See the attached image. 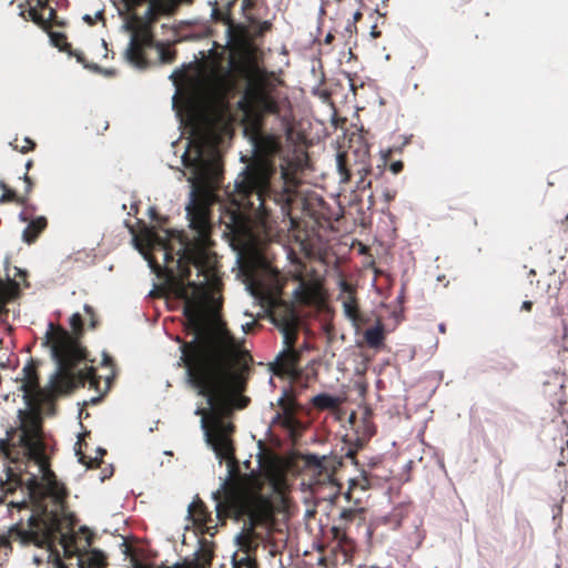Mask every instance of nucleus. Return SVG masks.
<instances>
[{"instance_id":"9","label":"nucleus","mask_w":568,"mask_h":568,"mask_svg":"<svg viewBox=\"0 0 568 568\" xmlns=\"http://www.w3.org/2000/svg\"><path fill=\"white\" fill-rule=\"evenodd\" d=\"M268 314L272 323L283 334L284 344H291L293 339H297L300 317L293 303L274 298Z\"/></svg>"},{"instance_id":"7","label":"nucleus","mask_w":568,"mask_h":568,"mask_svg":"<svg viewBox=\"0 0 568 568\" xmlns=\"http://www.w3.org/2000/svg\"><path fill=\"white\" fill-rule=\"evenodd\" d=\"M336 169L341 184L349 183L352 176L357 175L356 190L365 191L371 189L372 181L368 179V175L372 173V164L367 148L338 151L336 154Z\"/></svg>"},{"instance_id":"2","label":"nucleus","mask_w":568,"mask_h":568,"mask_svg":"<svg viewBox=\"0 0 568 568\" xmlns=\"http://www.w3.org/2000/svg\"><path fill=\"white\" fill-rule=\"evenodd\" d=\"M20 426L7 430L0 439V455L14 465L8 467V491L24 487L34 506L22 536L41 548L53 551L60 545L65 558L82 557L91 547L94 534L82 526L74 530L69 517H61L57 509H49L45 500L57 507L67 497V489L50 468L42 437V419L37 413L19 412Z\"/></svg>"},{"instance_id":"47","label":"nucleus","mask_w":568,"mask_h":568,"mask_svg":"<svg viewBox=\"0 0 568 568\" xmlns=\"http://www.w3.org/2000/svg\"><path fill=\"white\" fill-rule=\"evenodd\" d=\"M335 37L333 33L328 32L325 38H324V42L326 44H331L333 41H334Z\"/></svg>"},{"instance_id":"37","label":"nucleus","mask_w":568,"mask_h":568,"mask_svg":"<svg viewBox=\"0 0 568 568\" xmlns=\"http://www.w3.org/2000/svg\"><path fill=\"white\" fill-rule=\"evenodd\" d=\"M47 11H48V17H45V19H49V30H50L53 24H59V23L57 22V11L51 7H49L47 9Z\"/></svg>"},{"instance_id":"55","label":"nucleus","mask_w":568,"mask_h":568,"mask_svg":"<svg viewBox=\"0 0 568 568\" xmlns=\"http://www.w3.org/2000/svg\"><path fill=\"white\" fill-rule=\"evenodd\" d=\"M32 164H33V162H32L31 160H29V161L27 162V164H26V169H27V171H29V170H30V168L32 166Z\"/></svg>"},{"instance_id":"24","label":"nucleus","mask_w":568,"mask_h":568,"mask_svg":"<svg viewBox=\"0 0 568 568\" xmlns=\"http://www.w3.org/2000/svg\"><path fill=\"white\" fill-rule=\"evenodd\" d=\"M552 343L561 351L568 352V324L561 320L558 333L552 337Z\"/></svg>"},{"instance_id":"32","label":"nucleus","mask_w":568,"mask_h":568,"mask_svg":"<svg viewBox=\"0 0 568 568\" xmlns=\"http://www.w3.org/2000/svg\"><path fill=\"white\" fill-rule=\"evenodd\" d=\"M88 562L93 568H104L106 566V557L101 550H92L89 554Z\"/></svg>"},{"instance_id":"60","label":"nucleus","mask_w":568,"mask_h":568,"mask_svg":"<svg viewBox=\"0 0 568 568\" xmlns=\"http://www.w3.org/2000/svg\"><path fill=\"white\" fill-rule=\"evenodd\" d=\"M357 442H358V446L357 447L358 448L363 447V443H361L359 439H357Z\"/></svg>"},{"instance_id":"29","label":"nucleus","mask_w":568,"mask_h":568,"mask_svg":"<svg viewBox=\"0 0 568 568\" xmlns=\"http://www.w3.org/2000/svg\"><path fill=\"white\" fill-rule=\"evenodd\" d=\"M371 486L369 479L366 476H363L362 479H351L348 490L345 493V498L351 501L352 494L355 489L359 488L361 490H366Z\"/></svg>"},{"instance_id":"17","label":"nucleus","mask_w":568,"mask_h":568,"mask_svg":"<svg viewBox=\"0 0 568 568\" xmlns=\"http://www.w3.org/2000/svg\"><path fill=\"white\" fill-rule=\"evenodd\" d=\"M22 390L28 399L36 398L40 394V383L37 372V365L33 361L29 362L22 369Z\"/></svg>"},{"instance_id":"8","label":"nucleus","mask_w":568,"mask_h":568,"mask_svg":"<svg viewBox=\"0 0 568 568\" xmlns=\"http://www.w3.org/2000/svg\"><path fill=\"white\" fill-rule=\"evenodd\" d=\"M295 462L301 473L310 478L311 486L333 484L335 473L342 466V460L333 455L298 454Z\"/></svg>"},{"instance_id":"59","label":"nucleus","mask_w":568,"mask_h":568,"mask_svg":"<svg viewBox=\"0 0 568 568\" xmlns=\"http://www.w3.org/2000/svg\"><path fill=\"white\" fill-rule=\"evenodd\" d=\"M105 385H106V389H108V388H109V386H110V379H109V378H106V381H105Z\"/></svg>"},{"instance_id":"38","label":"nucleus","mask_w":568,"mask_h":568,"mask_svg":"<svg viewBox=\"0 0 568 568\" xmlns=\"http://www.w3.org/2000/svg\"><path fill=\"white\" fill-rule=\"evenodd\" d=\"M32 7H37L39 11H44L49 8V0H30Z\"/></svg>"},{"instance_id":"22","label":"nucleus","mask_w":568,"mask_h":568,"mask_svg":"<svg viewBox=\"0 0 568 568\" xmlns=\"http://www.w3.org/2000/svg\"><path fill=\"white\" fill-rule=\"evenodd\" d=\"M364 337L366 343L371 347H379L384 342V326L381 321L377 322L376 326L365 331Z\"/></svg>"},{"instance_id":"34","label":"nucleus","mask_w":568,"mask_h":568,"mask_svg":"<svg viewBox=\"0 0 568 568\" xmlns=\"http://www.w3.org/2000/svg\"><path fill=\"white\" fill-rule=\"evenodd\" d=\"M234 568H258V564L254 556L247 555L239 560L234 558Z\"/></svg>"},{"instance_id":"58","label":"nucleus","mask_w":568,"mask_h":568,"mask_svg":"<svg viewBox=\"0 0 568 568\" xmlns=\"http://www.w3.org/2000/svg\"><path fill=\"white\" fill-rule=\"evenodd\" d=\"M20 216H21L22 221H28V217L26 216V213H24V212H22V213L20 214Z\"/></svg>"},{"instance_id":"44","label":"nucleus","mask_w":568,"mask_h":568,"mask_svg":"<svg viewBox=\"0 0 568 568\" xmlns=\"http://www.w3.org/2000/svg\"><path fill=\"white\" fill-rule=\"evenodd\" d=\"M255 6V0H243L242 10L246 13Z\"/></svg>"},{"instance_id":"20","label":"nucleus","mask_w":568,"mask_h":568,"mask_svg":"<svg viewBox=\"0 0 568 568\" xmlns=\"http://www.w3.org/2000/svg\"><path fill=\"white\" fill-rule=\"evenodd\" d=\"M47 225L48 221L44 216L32 219L23 230L22 240L28 244L34 243Z\"/></svg>"},{"instance_id":"40","label":"nucleus","mask_w":568,"mask_h":568,"mask_svg":"<svg viewBox=\"0 0 568 568\" xmlns=\"http://www.w3.org/2000/svg\"><path fill=\"white\" fill-rule=\"evenodd\" d=\"M404 169V163L402 161H394L389 164V170L394 173V174H398L403 171Z\"/></svg>"},{"instance_id":"28","label":"nucleus","mask_w":568,"mask_h":568,"mask_svg":"<svg viewBox=\"0 0 568 568\" xmlns=\"http://www.w3.org/2000/svg\"><path fill=\"white\" fill-rule=\"evenodd\" d=\"M28 16L36 24L44 30H49V19H45L43 12L39 11L37 7H32L31 3L28 10Z\"/></svg>"},{"instance_id":"1","label":"nucleus","mask_w":568,"mask_h":568,"mask_svg":"<svg viewBox=\"0 0 568 568\" xmlns=\"http://www.w3.org/2000/svg\"><path fill=\"white\" fill-rule=\"evenodd\" d=\"M192 239L179 236L181 247L174 261L173 248L152 233V241L164 251L165 271L175 295L184 301L183 315L186 329L193 333L190 342L181 341V362L190 383L206 397L211 407L210 427L207 412L197 409L206 429L209 444L221 460L234 463V446L231 435L234 425L224 417L232 413L230 395L246 389L252 357L242 353L226 324L216 316L219 305L214 293L222 286L217 255L211 251L212 225H190Z\"/></svg>"},{"instance_id":"36","label":"nucleus","mask_w":568,"mask_h":568,"mask_svg":"<svg viewBox=\"0 0 568 568\" xmlns=\"http://www.w3.org/2000/svg\"><path fill=\"white\" fill-rule=\"evenodd\" d=\"M83 308H84L85 314L89 315V317H90V324H89L90 327L92 329L97 328L99 325V321L95 316L93 307L90 306L89 304H85Z\"/></svg>"},{"instance_id":"48","label":"nucleus","mask_w":568,"mask_h":568,"mask_svg":"<svg viewBox=\"0 0 568 568\" xmlns=\"http://www.w3.org/2000/svg\"><path fill=\"white\" fill-rule=\"evenodd\" d=\"M55 565H57V568H68L65 566V564L60 559L59 554H57Z\"/></svg>"},{"instance_id":"39","label":"nucleus","mask_w":568,"mask_h":568,"mask_svg":"<svg viewBox=\"0 0 568 568\" xmlns=\"http://www.w3.org/2000/svg\"><path fill=\"white\" fill-rule=\"evenodd\" d=\"M396 195H397L396 190L386 187L383 191V197H384L385 202H387V203H390L396 197Z\"/></svg>"},{"instance_id":"10","label":"nucleus","mask_w":568,"mask_h":568,"mask_svg":"<svg viewBox=\"0 0 568 568\" xmlns=\"http://www.w3.org/2000/svg\"><path fill=\"white\" fill-rule=\"evenodd\" d=\"M277 405L281 410L273 417V424L281 425L292 436L296 435L302 427V423L296 416L300 404L296 400L294 392L292 389H284L277 400Z\"/></svg>"},{"instance_id":"18","label":"nucleus","mask_w":568,"mask_h":568,"mask_svg":"<svg viewBox=\"0 0 568 568\" xmlns=\"http://www.w3.org/2000/svg\"><path fill=\"white\" fill-rule=\"evenodd\" d=\"M213 551L205 547L201 548L194 554V558H185L181 562H176L171 568H209L212 564Z\"/></svg>"},{"instance_id":"23","label":"nucleus","mask_w":568,"mask_h":568,"mask_svg":"<svg viewBox=\"0 0 568 568\" xmlns=\"http://www.w3.org/2000/svg\"><path fill=\"white\" fill-rule=\"evenodd\" d=\"M19 285H11V288L0 292V317L8 314L7 304L19 296Z\"/></svg>"},{"instance_id":"43","label":"nucleus","mask_w":568,"mask_h":568,"mask_svg":"<svg viewBox=\"0 0 568 568\" xmlns=\"http://www.w3.org/2000/svg\"><path fill=\"white\" fill-rule=\"evenodd\" d=\"M103 18V13L102 12H98L97 16H95V19L91 18V16L89 14H85L83 17V20L89 23L90 26H93L95 23V20L97 19H102Z\"/></svg>"},{"instance_id":"31","label":"nucleus","mask_w":568,"mask_h":568,"mask_svg":"<svg viewBox=\"0 0 568 568\" xmlns=\"http://www.w3.org/2000/svg\"><path fill=\"white\" fill-rule=\"evenodd\" d=\"M11 145L14 150L20 151L21 153H28L29 151L34 150L36 142L27 136L22 139L16 138L11 142Z\"/></svg>"},{"instance_id":"19","label":"nucleus","mask_w":568,"mask_h":568,"mask_svg":"<svg viewBox=\"0 0 568 568\" xmlns=\"http://www.w3.org/2000/svg\"><path fill=\"white\" fill-rule=\"evenodd\" d=\"M189 514L196 526L209 530V524L212 521L211 513L201 499L194 500L189 506Z\"/></svg>"},{"instance_id":"12","label":"nucleus","mask_w":568,"mask_h":568,"mask_svg":"<svg viewBox=\"0 0 568 568\" xmlns=\"http://www.w3.org/2000/svg\"><path fill=\"white\" fill-rule=\"evenodd\" d=\"M338 287L341 293L337 300L342 302L345 316L356 327L365 325L368 320L359 311L356 286L347 282L345 278H341Z\"/></svg>"},{"instance_id":"27","label":"nucleus","mask_w":568,"mask_h":568,"mask_svg":"<svg viewBox=\"0 0 568 568\" xmlns=\"http://www.w3.org/2000/svg\"><path fill=\"white\" fill-rule=\"evenodd\" d=\"M363 511V508H344L338 516L339 525H346L348 528L349 524Z\"/></svg>"},{"instance_id":"57","label":"nucleus","mask_w":568,"mask_h":568,"mask_svg":"<svg viewBox=\"0 0 568 568\" xmlns=\"http://www.w3.org/2000/svg\"><path fill=\"white\" fill-rule=\"evenodd\" d=\"M239 217H240V216H239L236 213H234V214H233V216H232L233 222H234V223H236V220H237Z\"/></svg>"},{"instance_id":"51","label":"nucleus","mask_w":568,"mask_h":568,"mask_svg":"<svg viewBox=\"0 0 568 568\" xmlns=\"http://www.w3.org/2000/svg\"><path fill=\"white\" fill-rule=\"evenodd\" d=\"M248 402H250V399H248L247 397H243V398L241 399L240 405H237V407H239V408H244Z\"/></svg>"},{"instance_id":"54","label":"nucleus","mask_w":568,"mask_h":568,"mask_svg":"<svg viewBox=\"0 0 568 568\" xmlns=\"http://www.w3.org/2000/svg\"><path fill=\"white\" fill-rule=\"evenodd\" d=\"M438 328H439V332H440V333H445V332H446V326H445V324H443V323H442V324H439Z\"/></svg>"},{"instance_id":"53","label":"nucleus","mask_w":568,"mask_h":568,"mask_svg":"<svg viewBox=\"0 0 568 568\" xmlns=\"http://www.w3.org/2000/svg\"><path fill=\"white\" fill-rule=\"evenodd\" d=\"M271 26H272V24H271L268 21H264V22L262 23V28H261V29H262V31L270 30V29H271Z\"/></svg>"},{"instance_id":"50","label":"nucleus","mask_w":568,"mask_h":568,"mask_svg":"<svg viewBox=\"0 0 568 568\" xmlns=\"http://www.w3.org/2000/svg\"><path fill=\"white\" fill-rule=\"evenodd\" d=\"M356 452H357L356 449L349 448L348 452L345 454V457L351 458V459H355Z\"/></svg>"},{"instance_id":"56","label":"nucleus","mask_w":568,"mask_h":568,"mask_svg":"<svg viewBox=\"0 0 568 568\" xmlns=\"http://www.w3.org/2000/svg\"><path fill=\"white\" fill-rule=\"evenodd\" d=\"M362 18V13L361 12H356L355 16H354V19L355 20H359Z\"/></svg>"},{"instance_id":"13","label":"nucleus","mask_w":568,"mask_h":568,"mask_svg":"<svg viewBox=\"0 0 568 568\" xmlns=\"http://www.w3.org/2000/svg\"><path fill=\"white\" fill-rule=\"evenodd\" d=\"M237 0H215L212 8V19L225 26L226 44L235 43L241 36L242 28L232 18V9Z\"/></svg>"},{"instance_id":"46","label":"nucleus","mask_w":568,"mask_h":568,"mask_svg":"<svg viewBox=\"0 0 568 568\" xmlns=\"http://www.w3.org/2000/svg\"><path fill=\"white\" fill-rule=\"evenodd\" d=\"M257 325L256 322L247 323L245 326H243L245 333L252 332V329Z\"/></svg>"},{"instance_id":"26","label":"nucleus","mask_w":568,"mask_h":568,"mask_svg":"<svg viewBox=\"0 0 568 568\" xmlns=\"http://www.w3.org/2000/svg\"><path fill=\"white\" fill-rule=\"evenodd\" d=\"M153 48H155L158 50L160 61L162 63H172L175 60V55H176L175 50H171V49L166 48L164 43L155 40ZM150 49H152V47Z\"/></svg>"},{"instance_id":"33","label":"nucleus","mask_w":568,"mask_h":568,"mask_svg":"<svg viewBox=\"0 0 568 568\" xmlns=\"http://www.w3.org/2000/svg\"><path fill=\"white\" fill-rule=\"evenodd\" d=\"M99 452H100V457L88 458L84 454H82V453L79 450V452H78L79 460H80L83 465H87L89 468L99 467V466H100V464L102 463V456L105 454V450L100 449Z\"/></svg>"},{"instance_id":"49","label":"nucleus","mask_w":568,"mask_h":568,"mask_svg":"<svg viewBox=\"0 0 568 568\" xmlns=\"http://www.w3.org/2000/svg\"><path fill=\"white\" fill-rule=\"evenodd\" d=\"M531 307H532V302H530V301H525L521 306L523 310L528 311V312L531 311Z\"/></svg>"},{"instance_id":"6","label":"nucleus","mask_w":568,"mask_h":568,"mask_svg":"<svg viewBox=\"0 0 568 568\" xmlns=\"http://www.w3.org/2000/svg\"><path fill=\"white\" fill-rule=\"evenodd\" d=\"M160 10L155 2H151L144 13V20H140L133 29V33L125 51L126 60L139 69L149 67L144 50L155 43L153 26L158 21Z\"/></svg>"},{"instance_id":"30","label":"nucleus","mask_w":568,"mask_h":568,"mask_svg":"<svg viewBox=\"0 0 568 568\" xmlns=\"http://www.w3.org/2000/svg\"><path fill=\"white\" fill-rule=\"evenodd\" d=\"M50 36L51 43L61 51H67L71 48L68 42L67 36L62 32H51L47 30Z\"/></svg>"},{"instance_id":"41","label":"nucleus","mask_w":568,"mask_h":568,"mask_svg":"<svg viewBox=\"0 0 568 568\" xmlns=\"http://www.w3.org/2000/svg\"><path fill=\"white\" fill-rule=\"evenodd\" d=\"M2 548L11 550V542L9 540V537L6 535H0V549Z\"/></svg>"},{"instance_id":"14","label":"nucleus","mask_w":568,"mask_h":568,"mask_svg":"<svg viewBox=\"0 0 568 568\" xmlns=\"http://www.w3.org/2000/svg\"><path fill=\"white\" fill-rule=\"evenodd\" d=\"M295 301L304 306H322L325 303L323 285L318 280H300L294 293Z\"/></svg>"},{"instance_id":"15","label":"nucleus","mask_w":568,"mask_h":568,"mask_svg":"<svg viewBox=\"0 0 568 568\" xmlns=\"http://www.w3.org/2000/svg\"><path fill=\"white\" fill-rule=\"evenodd\" d=\"M544 395L549 400L550 405L562 416L568 412V400L565 392V385L558 378L554 382L547 381L544 383Z\"/></svg>"},{"instance_id":"11","label":"nucleus","mask_w":568,"mask_h":568,"mask_svg":"<svg viewBox=\"0 0 568 568\" xmlns=\"http://www.w3.org/2000/svg\"><path fill=\"white\" fill-rule=\"evenodd\" d=\"M296 339L291 344H284L285 348L276 356V359L271 364V371L274 375L280 377H290L297 379L301 376L298 369L301 361V351L295 348Z\"/></svg>"},{"instance_id":"4","label":"nucleus","mask_w":568,"mask_h":568,"mask_svg":"<svg viewBox=\"0 0 568 568\" xmlns=\"http://www.w3.org/2000/svg\"><path fill=\"white\" fill-rule=\"evenodd\" d=\"M285 471L284 460L277 455H268L260 460L258 470L224 481L222 491L214 494L220 519L232 517L244 523L236 541L245 556L256 550L255 530L274 521L273 496L284 489Z\"/></svg>"},{"instance_id":"52","label":"nucleus","mask_w":568,"mask_h":568,"mask_svg":"<svg viewBox=\"0 0 568 568\" xmlns=\"http://www.w3.org/2000/svg\"><path fill=\"white\" fill-rule=\"evenodd\" d=\"M219 81L222 85H225V87L230 85V83H229L230 81H229L227 77H222Z\"/></svg>"},{"instance_id":"25","label":"nucleus","mask_w":568,"mask_h":568,"mask_svg":"<svg viewBox=\"0 0 568 568\" xmlns=\"http://www.w3.org/2000/svg\"><path fill=\"white\" fill-rule=\"evenodd\" d=\"M332 537L338 546H352V539L347 536L346 525H337L331 528Z\"/></svg>"},{"instance_id":"45","label":"nucleus","mask_w":568,"mask_h":568,"mask_svg":"<svg viewBox=\"0 0 568 568\" xmlns=\"http://www.w3.org/2000/svg\"><path fill=\"white\" fill-rule=\"evenodd\" d=\"M128 7L135 8L144 3L146 0H123Z\"/></svg>"},{"instance_id":"35","label":"nucleus","mask_w":568,"mask_h":568,"mask_svg":"<svg viewBox=\"0 0 568 568\" xmlns=\"http://www.w3.org/2000/svg\"><path fill=\"white\" fill-rule=\"evenodd\" d=\"M131 564L133 568H171L169 566H154L151 564H145L141 559H139L136 556H131Z\"/></svg>"},{"instance_id":"21","label":"nucleus","mask_w":568,"mask_h":568,"mask_svg":"<svg viewBox=\"0 0 568 568\" xmlns=\"http://www.w3.org/2000/svg\"><path fill=\"white\" fill-rule=\"evenodd\" d=\"M312 405L318 410H335L337 409L342 400L337 396H333L326 393H321L311 399Z\"/></svg>"},{"instance_id":"16","label":"nucleus","mask_w":568,"mask_h":568,"mask_svg":"<svg viewBox=\"0 0 568 568\" xmlns=\"http://www.w3.org/2000/svg\"><path fill=\"white\" fill-rule=\"evenodd\" d=\"M23 191L18 192L17 190L10 187L4 181L0 180V190L2 191V195L0 196V203H16L19 205H24L28 202L29 195L33 189V181L26 172L23 178Z\"/></svg>"},{"instance_id":"3","label":"nucleus","mask_w":568,"mask_h":568,"mask_svg":"<svg viewBox=\"0 0 568 568\" xmlns=\"http://www.w3.org/2000/svg\"><path fill=\"white\" fill-rule=\"evenodd\" d=\"M237 108L243 113L244 135L255 152L263 159L246 168L245 175L235 184L232 202L240 214L268 216L270 203L280 207L281 214L291 216L292 203L297 196L300 180L287 168L277 172L268 158L282 151V135L264 130L265 118L274 115L287 135L293 128L286 115L281 113L280 92L276 84L263 74L248 78Z\"/></svg>"},{"instance_id":"5","label":"nucleus","mask_w":568,"mask_h":568,"mask_svg":"<svg viewBox=\"0 0 568 568\" xmlns=\"http://www.w3.org/2000/svg\"><path fill=\"white\" fill-rule=\"evenodd\" d=\"M72 333L61 325L49 323L43 345L51 351L58 369L52 379L55 392L65 393L77 387L89 385L90 388L100 390L101 377L92 366L74 373L77 365L85 357V349L79 339L84 334L83 318L80 313H74L69 320Z\"/></svg>"},{"instance_id":"42","label":"nucleus","mask_w":568,"mask_h":568,"mask_svg":"<svg viewBox=\"0 0 568 568\" xmlns=\"http://www.w3.org/2000/svg\"><path fill=\"white\" fill-rule=\"evenodd\" d=\"M11 285H19L14 280H8L7 282H3L0 278V292L6 291L7 288H11Z\"/></svg>"}]
</instances>
